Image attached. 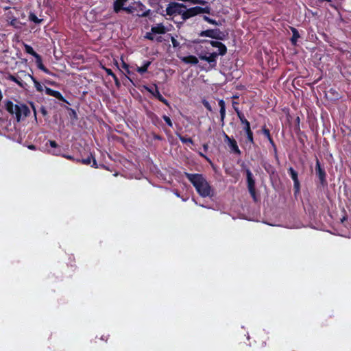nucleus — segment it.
Listing matches in <instances>:
<instances>
[{
	"mask_svg": "<svg viewBox=\"0 0 351 351\" xmlns=\"http://www.w3.org/2000/svg\"><path fill=\"white\" fill-rule=\"evenodd\" d=\"M31 105H32V108H33V110H34V114H36V110H35V108H34V104H31Z\"/></svg>",
	"mask_w": 351,
	"mask_h": 351,
	"instance_id": "38",
	"label": "nucleus"
},
{
	"mask_svg": "<svg viewBox=\"0 0 351 351\" xmlns=\"http://www.w3.org/2000/svg\"><path fill=\"white\" fill-rule=\"evenodd\" d=\"M289 173L293 180L294 182V189H295V191L298 192L300 190V182L298 178V173L292 168L290 167L289 169Z\"/></svg>",
	"mask_w": 351,
	"mask_h": 351,
	"instance_id": "13",
	"label": "nucleus"
},
{
	"mask_svg": "<svg viewBox=\"0 0 351 351\" xmlns=\"http://www.w3.org/2000/svg\"><path fill=\"white\" fill-rule=\"evenodd\" d=\"M171 25L165 26L162 23H157L152 26L149 33L153 34H164L171 30Z\"/></svg>",
	"mask_w": 351,
	"mask_h": 351,
	"instance_id": "9",
	"label": "nucleus"
},
{
	"mask_svg": "<svg viewBox=\"0 0 351 351\" xmlns=\"http://www.w3.org/2000/svg\"><path fill=\"white\" fill-rule=\"evenodd\" d=\"M145 89L152 93L155 97H156L159 101H162V103L167 104L168 102L167 99H165L160 93L158 87L154 85V87H145Z\"/></svg>",
	"mask_w": 351,
	"mask_h": 351,
	"instance_id": "10",
	"label": "nucleus"
},
{
	"mask_svg": "<svg viewBox=\"0 0 351 351\" xmlns=\"http://www.w3.org/2000/svg\"><path fill=\"white\" fill-rule=\"evenodd\" d=\"M92 160H93V165L92 166H96V161L94 158H93L92 156H88L87 158L83 159L82 162L85 165H90Z\"/></svg>",
	"mask_w": 351,
	"mask_h": 351,
	"instance_id": "27",
	"label": "nucleus"
},
{
	"mask_svg": "<svg viewBox=\"0 0 351 351\" xmlns=\"http://www.w3.org/2000/svg\"><path fill=\"white\" fill-rule=\"evenodd\" d=\"M182 60L186 64H197L198 63L197 58L194 56H188L183 57L182 58Z\"/></svg>",
	"mask_w": 351,
	"mask_h": 351,
	"instance_id": "19",
	"label": "nucleus"
},
{
	"mask_svg": "<svg viewBox=\"0 0 351 351\" xmlns=\"http://www.w3.org/2000/svg\"><path fill=\"white\" fill-rule=\"evenodd\" d=\"M128 0H116L114 2V10L118 13L121 10H125L128 12L132 11V7L128 4Z\"/></svg>",
	"mask_w": 351,
	"mask_h": 351,
	"instance_id": "6",
	"label": "nucleus"
},
{
	"mask_svg": "<svg viewBox=\"0 0 351 351\" xmlns=\"http://www.w3.org/2000/svg\"><path fill=\"white\" fill-rule=\"evenodd\" d=\"M182 12V6L177 3H171L166 8V14L172 16L180 14Z\"/></svg>",
	"mask_w": 351,
	"mask_h": 351,
	"instance_id": "8",
	"label": "nucleus"
},
{
	"mask_svg": "<svg viewBox=\"0 0 351 351\" xmlns=\"http://www.w3.org/2000/svg\"><path fill=\"white\" fill-rule=\"evenodd\" d=\"M204 19L206 21H207V22H208L209 23H210V24H214V25H217V22H216L215 20H213V19H210L209 17H208V16H204Z\"/></svg>",
	"mask_w": 351,
	"mask_h": 351,
	"instance_id": "33",
	"label": "nucleus"
},
{
	"mask_svg": "<svg viewBox=\"0 0 351 351\" xmlns=\"http://www.w3.org/2000/svg\"><path fill=\"white\" fill-rule=\"evenodd\" d=\"M204 12V8L199 7V6H195L191 8H189L186 10V11L184 12V15L186 18H189L191 16H193L197 14L203 13Z\"/></svg>",
	"mask_w": 351,
	"mask_h": 351,
	"instance_id": "11",
	"label": "nucleus"
},
{
	"mask_svg": "<svg viewBox=\"0 0 351 351\" xmlns=\"http://www.w3.org/2000/svg\"><path fill=\"white\" fill-rule=\"evenodd\" d=\"M316 173L319 177V179L322 184H324L326 182V173L325 171L321 167L319 161L317 160L316 161Z\"/></svg>",
	"mask_w": 351,
	"mask_h": 351,
	"instance_id": "12",
	"label": "nucleus"
},
{
	"mask_svg": "<svg viewBox=\"0 0 351 351\" xmlns=\"http://www.w3.org/2000/svg\"><path fill=\"white\" fill-rule=\"evenodd\" d=\"M42 112H43V114H45V109H43Z\"/></svg>",
	"mask_w": 351,
	"mask_h": 351,
	"instance_id": "43",
	"label": "nucleus"
},
{
	"mask_svg": "<svg viewBox=\"0 0 351 351\" xmlns=\"http://www.w3.org/2000/svg\"><path fill=\"white\" fill-rule=\"evenodd\" d=\"M45 91L46 94L48 95L53 96V97H54L58 99H60V100L63 99V97L59 91L54 90L48 87H45Z\"/></svg>",
	"mask_w": 351,
	"mask_h": 351,
	"instance_id": "16",
	"label": "nucleus"
},
{
	"mask_svg": "<svg viewBox=\"0 0 351 351\" xmlns=\"http://www.w3.org/2000/svg\"><path fill=\"white\" fill-rule=\"evenodd\" d=\"M145 38L157 43H162L163 40L161 36H157V34H153V33H146Z\"/></svg>",
	"mask_w": 351,
	"mask_h": 351,
	"instance_id": "17",
	"label": "nucleus"
},
{
	"mask_svg": "<svg viewBox=\"0 0 351 351\" xmlns=\"http://www.w3.org/2000/svg\"><path fill=\"white\" fill-rule=\"evenodd\" d=\"M226 141L228 143L230 149L237 154H240V150L237 146V142L231 139L228 135H225Z\"/></svg>",
	"mask_w": 351,
	"mask_h": 351,
	"instance_id": "14",
	"label": "nucleus"
},
{
	"mask_svg": "<svg viewBox=\"0 0 351 351\" xmlns=\"http://www.w3.org/2000/svg\"><path fill=\"white\" fill-rule=\"evenodd\" d=\"M202 103L206 109H208L209 111H212L211 106L210 105L208 101L204 100Z\"/></svg>",
	"mask_w": 351,
	"mask_h": 351,
	"instance_id": "35",
	"label": "nucleus"
},
{
	"mask_svg": "<svg viewBox=\"0 0 351 351\" xmlns=\"http://www.w3.org/2000/svg\"><path fill=\"white\" fill-rule=\"evenodd\" d=\"M65 157H66V158H69V159H71V158H72V157H71V156H65Z\"/></svg>",
	"mask_w": 351,
	"mask_h": 351,
	"instance_id": "41",
	"label": "nucleus"
},
{
	"mask_svg": "<svg viewBox=\"0 0 351 351\" xmlns=\"http://www.w3.org/2000/svg\"><path fill=\"white\" fill-rule=\"evenodd\" d=\"M182 201L185 202V201H186V199L183 198V199H182Z\"/></svg>",
	"mask_w": 351,
	"mask_h": 351,
	"instance_id": "44",
	"label": "nucleus"
},
{
	"mask_svg": "<svg viewBox=\"0 0 351 351\" xmlns=\"http://www.w3.org/2000/svg\"><path fill=\"white\" fill-rule=\"evenodd\" d=\"M219 106L220 107V117L221 121L223 122L226 116V105L223 100L219 101Z\"/></svg>",
	"mask_w": 351,
	"mask_h": 351,
	"instance_id": "20",
	"label": "nucleus"
},
{
	"mask_svg": "<svg viewBox=\"0 0 351 351\" xmlns=\"http://www.w3.org/2000/svg\"><path fill=\"white\" fill-rule=\"evenodd\" d=\"M30 75V74L27 73L25 71H21L18 72V73L16 75H9L7 77V79L8 80L15 82L20 87L25 88L27 86V84L23 82V79L29 78Z\"/></svg>",
	"mask_w": 351,
	"mask_h": 351,
	"instance_id": "4",
	"label": "nucleus"
},
{
	"mask_svg": "<svg viewBox=\"0 0 351 351\" xmlns=\"http://www.w3.org/2000/svg\"><path fill=\"white\" fill-rule=\"evenodd\" d=\"M29 20L30 21H32V22H34V23H37V24H38V23H41V21H43V19H38V18L36 16V15L35 14H34L33 12H31V13L29 14Z\"/></svg>",
	"mask_w": 351,
	"mask_h": 351,
	"instance_id": "26",
	"label": "nucleus"
},
{
	"mask_svg": "<svg viewBox=\"0 0 351 351\" xmlns=\"http://www.w3.org/2000/svg\"><path fill=\"white\" fill-rule=\"evenodd\" d=\"M10 25L14 28L19 29L22 26V23L16 18L10 19Z\"/></svg>",
	"mask_w": 351,
	"mask_h": 351,
	"instance_id": "25",
	"label": "nucleus"
},
{
	"mask_svg": "<svg viewBox=\"0 0 351 351\" xmlns=\"http://www.w3.org/2000/svg\"><path fill=\"white\" fill-rule=\"evenodd\" d=\"M291 32L293 33V36L292 38H291V41L292 44L295 45L298 41V39L300 38V34L298 30L294 27L291 28Z\"/></svg>",
	"mask_w": 351,
	"mask_h": 351,
	"instance_id": "22",
	"label": "nucleus"
},
{
	"mask_svg": "<svg viewBox=\"0 0 351 351\" xmlns=\"http://www.w3.org/2000/svg\"><path fill=\"white\" fill-rule=\"evenodd\" d=\"M136 71L139 73L143 74V73H145L147 71V69L145 67H144L143 66H138L136 68Z\"/></svg>",
	"mask_w": 351,
	"mask_h": 351,
	"instance_id": "34",
	"label": "nucleus"
},
{
	"mask_svg": "<svg viewBox=\"0 0 351 351\" xmlns=\"http://www.w3.org/2000/svg\"><path fill=\"white\" fill-rule=\"evenodd\" d=\"M175 195H176L177 197H180L179 193H178L177 192H176V193H175Z\"/></svg>",
	"mask_w": 351,
	"mask_h": 351,
	"instance_id": "42",
	"label": "nucleus"
},
{
	"mask_svg": "<svg viewBox=\"0 0 351 351\" xmlns=\"http://www.w3.org/2000/svg\"><path fill=\"white\" fill-rule=\"evenodd\" d=\"M204 149H207V148H208V145H204Z\"/></svg>",
	"mask_w": 351,
	"mask_h": 351,
	"instance_id": "40",
	"label": "nucleus"
},
{
	"mask_svg": "<svg viewBox=\"0 0 351 351\" xmlns=\"http://www.w3.org/2000/svg\"><path fill=\"white\" fill-rule=\"evenodd\" d=\"M24 47L25 52L33 56L35 58H36L39 56L36 52L34 51V50L30 45L25 44L24 45Z\"/></svg>",
	"mask_w": 351,
	"mask_h": 351,
	"instance_id": "23",
	"label": "nucleus"
},
{
	"mask_svg": "<svg viewBox=\"0 0 351 351\" xmlns=\"http://www.w3.org/2000/svg\"><path fill=\"white\" fill-rule=\"evenodd\" d=\"M6 110L11 114H15L18 121L23 119L30 114L29 108L23 104H14L11 101H7Z\"/></svg>",
	"mask_w": 351,
	"mask_h": 351,
	"instance_id": "3",
	"label": "nucleus"
},
{
	"mask_svg": "<svg viewBox=\"0 0 351 351\" xmlns=\"http://www.w3.org/2000/svg\"><path fill=\"white\" fill-rule=\"evenodd\" d=\"M199 206H202V207H204V208H210V207L202 205V204H201V205H199Z\"/></svg>",
	"mask_w": 351,
	"mask_h": 351,
	"instance_id": "39",
	"label": "nucleus"
},
{
	"mask_svg": "<svg viewBox=\"0 0 351 351\" xmlns=\"http://www.w3.org/2000/svg\"><path fill=\"white\" fill-rule=\"evenodd\" d=\"M238 114V117L241 122L242 124L244 125V130L245 131L247 140L250 143H253V133L251 131L250 129V122L245 118L244 115L241 114L240 112H239L238 110H236Z\"/></svg>",
	"mask_w": 351,
	"mask_h": 351,
	"instance_id": "5",
	"label": "nucleus"
},
{
	"mask_svg": "<svg viewBox=\"0 0 351 351\" xmlns=\"http://www.w3.org/2000/svg\"><path fill=\"white\" fill-rule=\"evenodd\" d=\"M105 71L106 72V73L108 75H110L113 77V79L114 80V81L116 82L117 84H118V79L117 77H116V75L113 73V72L112 71L111 69H107V68H105Z\"/></svg>",
	"mask_w": 351,
	"mask_h": 351,
	"instance_id": "29",
	"label": "nucleus"
},
{
	"mask_svg": "<svg viewBox=\"0 0 351 351\" xmlns=\"http://www.w3.org/2000/svg\"><path fill=\"white\" fill-rule=\"evenodd\" d=\"M179 138L180 140V141L183 143H191V144H193V141L191 138H185L184 136H179Z\"/></svg>",
	"mask_w": 351,
	"mask_h": 351,
	"instance_id": "30",
	"label": "nucleus"
},
{
	"mask_svg": "<svg viewBox=\"0 0 351 351\" xmlns=\"http://www.w3.org/2000/svg\"><path fill=\"white\" fill-rule=\"evenodd\" d=\"M29 79H31L34 82L35 88L37 91L42 92L44 90L45 87L40 82H38L32 75H30Z\"/></svg>",
	"mask_w": 351,
	"mask_h": 351,
	"instance_id": "21",
	"label": "nucleus"
},
{
	"mask_svg": "<svg viewBox=\"0 0 351 351\" xmlns=\"http://www.w3.org/2000/svg\"><path fill=\"white\" fill-rule=\"evenodd\" d=\"M28 148H29V149H36L35 146H34V145H29V146H28Z\"/></svg>",
	"mask_w": 351,
	"mask_h": 351,
	"instance_id": "37",
	"label": "nucleus"
},
{
	"mask_svg": "<svg viewBox=\"0 0 351 351\" xmlns=\"http://www.w3.org/2000/svg\"><path fill=\"white\" fill-rule=\"evenodd\" d=\"M171 43H172L173 47H179V45H180L179 42H178L177 40L173 36H171Z\"/></svg>",
	"mask_w": 351,
	"mask_h": 351,
	"instance_id": "32",
	"label": "nucleus"
},
{
	"mask_svg": "<svg viewBox=\"0 0 351 351\" xmlns=\"http://www.w3.org/2000/svg\"><path fill=\"white\" fill-rule=\"evenodd\" d=\"M247 188L252 197L256 200V193H255V181L253 179V175L250 169H246Z\"/></svg>",
	"mask_w": 351,
	"mask_h": 351,
	"instance_id": "7",
	"label": "nucleus"
},
{
	"mask_svg": "<svg viewBox=\"0 0 351 351\" xmlns=\"http://www.w3.org/2000/svg\"><path fill=\"white\" fill-rule=\"evenodd\" d=\"M263 134H265V136L267 138V139L269 140V141L270 142V143L274 146V143L270 136V134H269V130L266 129V128H263Z\"/></svg>",
	"mask_w": 351,
	"mask_h": 351,
	"instance_id": "28",
	"label": "nucleus"
},
{
	"mask_svg": "<svg viewBox=\"0 0 351 351\" xmlns=\"http://www.w3.org/2000/svg\"><path fill=\"white\" fill-rule=\"evenodd\" d=\"M49 144L51 147L54 148L55 149L53 151H49V152L53 155H59L60 154V149L58 148V144L54 141H49L48 143L46 144Z\"/></svg>",
	"mask_w": 351,
	"mask_h": 351,
	"instance_id": "18",
	"label": "nucleus"
},
{
	"mask_svg": "<svg viewBox=\"0 0 351 351\" xmlns=\"http://www.w3.org/2000/svg\"><path fill=\"white\" fill-rule=\"evenodd\" d=\"M219 31L214 29H208L203 31L200 33L202 36H207L213 38H217L219 36Z\"/></svg>",
	"mask_w": 351,
	"mask_h": 351,
	"instance_id": "15",
	"label": "nucleus"
},
{
	"mask_svg": "<svg viewBox=\"0 0 351 351\" xmlns=\"http://www.w3.org/2000/svg\"><path fill=\"white\" fill-rule=\"evenodd\" d=\"M202 47L205 49L199 53L200 60L207 62L211 68L217 65L218 56H223L227 51L226 47L217 40H204Z\"/></svg>",
	"mask_w": 351,
	"mask_h": 351,
	"instance_id": "1",
	"label": "nucleus"
},
{
	"mask_svg": "<svg viewBox=\"0 0 351 351\" xmlns=\"http://www.w3.org/2000/svg\"><path fill=\"white\" fill-rule=\"evenodd\" d=\"M150 64H151V62L149 61H146V62H144L143 66L147 69L149 66L150 65Z\"/></svg>",
	"mask_w": 351,
	"mask_h": 351,
	"instance_id": "36",
	"label": "nucleus"
},
{
	"mask_svg": "<svg viewBox=\"0 0 351 351\" xmlns=\"http://www.w3.org/2000/svg\"><path fill=\"white\" fill-rule=\"evenodd\" d=\"M163 119L169 126L172 127V125H173L172 121L169 117L164 115Z\"/></svg>",
	"mask_w": 351,
	"mask_h": 351,
	"instance_id": "31",
	"label": "nucleus"
},
{
	"mask_svg": "<svg viewBox=\"0 0 351 351\" xmlns=\"http://www.w3.org/2000/svg\"><path fill=\"white\" fill-rule=\"evenodd\" d=\"M185 176L202 197H211L214 195L213 189L203 175L185 173Z\"/></svg>",
	"mask_w": 351,
	"mask_h": 351,
	"instance_id": "2",
	"label": "nucleus"
},
{
	"mask_svg": "<svg viewBox=\"0 0 351 351\" xmlns=\"http://www.w3.org/2000/svg\"><path fill=\"white\" fill-rule=\"evenodd\" d=\"M36 64H37L38 67L40 70L43 71H44L45 73H49L48 70H47V69L45 67V66L43 64V63H42V59H41V58H40V56H38L36 58Z\"/></svg>",
	"mask_w": 351,
	"mask_h": 351,
	"instance_id": "24",
	"label": "nucleus"
}]
</instances>
